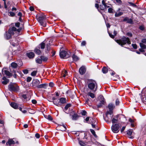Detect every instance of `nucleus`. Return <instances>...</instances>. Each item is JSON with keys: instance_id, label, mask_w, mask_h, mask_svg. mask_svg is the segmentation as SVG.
<instances>
[{"instance_id": "34", "label": "nucleus", "mask_w": 146, "mask_h": 146, "mask_svg": "<svg viewBox=\"0 0 146 146\" xmlns=\"http://www.w3.org/2000/svg\"><path fill=\"white\" fill-rule=\"evenodd\" d=\"M71 106V104H67L66 105L65 108L64 110H67L68 108Z\"/></svg>"}, {"instance_id": "35", "label": "nucleus", "mask_w": 146, "mask_h": 146, "mask_svg": "<svg viewBox=\"0 0 146 146\" xmlns=\"http://www.w3.org/2000/svg\"><path fill=\"white\" fill-rule=\"evenodd\" d=\"M36 62L39 64H41L42 62V60L41 58H38L36 60Z\"/></svg>"}, {"instance_id": "9", "label": "nucleus", "mask_w": 146, "mask_h": 146, "mask_svg": "<svg viewBox=\"0 0 146 146\" xmlns=\"http://www.w3.org/2000/svg\"><path fill=\"white\" fill-rule=\"evenodd\" d=\"M40 83V81L38 80L37 79H34L32 81V86L34 88H37V86Z\"/></svg>"}, {"instance_id": "61", "label": "nucleus", "mask_w": 146, "mask_h": 146, "mask_svg": "<svg viewBox=\"0 0 146 146\" xmlns=\"http://www.w3.org/2000/svg\"><path fill=\"white\" fill-rule=\"evenodd\" d=\"M102 3L104 6H106V3H105V1L104 0H103L102 1Z\"/></svg>"}, {"instance_id": "42", "label": "nucleus", "mask_w": 146, "mask_h": 146, "mask_svg": "<svg viewBox=\"0 0 146 146\" xmlns=\"http://www.w3.org/2000/svg\"><path fill=\"white\" fill-rule=\"evenodd\" d=\"M108 12L110 13H113V9L111 8H110L108 9Z\"/></svg>"}, {"instance_id": "48", "label": "nucleus", "mask_w": 146, "mask_h": 146, "mask_svg": "<svg viewBox=\"0 0 146 146\" xmlns=\"http://www.w3.org/2000/svg\"><path fill=\"white\" fill-rule=\"evenodd\" d=\"M117 121V120L115 118H113L112 121V123H116Z\"/></svg>"}, {"instance_id": "36", "label": "nucleus", "mask_w": 146, "mask_h": 146, "mask_svg": "<svg viewBox=\"0 0 146 146\" xmlns=\"http://www.w3.org/2000/svg\"><path fill=\"white\" fill-rule=\"evenodd\" d=\"M62 126H63L64 128V129H62V128H61V129H60V130L62 131H65L66 130V127L65 125H63V126H62L61 125H60L59 126V127H60V128H61V127Z\"/></svg>"}, {"instance_id": "46", "label": "nucleus", "mask_w": 146, "mask_h": 146, "mask_svg": "<svg viewBox=\"0 0 146 146\" xmlns=\"http://www.w3.org/2000/svg\"><path fill=\"white\" fill-rule=\"evenodd\" d=\"M32 80V78L30 77H28L27 78V82H30Z\"/></svg>"}, {"instance_id": "63", "label": "nucleus", "mask_w": 146, "mask_h": 146, "mask_svg": "<svg viewBox=\"0 0 146 146\" xmlns=\"http://www.w3.org/2000/svg\"><path fill=\"white\" fill-rule=\"evenodd\" d=\"M64 74L63 76L64 77H65L66 75V74L67 73V72L66 70H65V71H64Z\"/></svg>"}, {"instance_id": "52", "label": "nucleus", "mask_w": 146, "mask_h": 146, "mask_svg": "<svg viewBox=\"0 0 146 146\" xmlns=\"http://www.w3.org/2000/svg\"><path fill=\"white\" fill-rule=\"evenodd\" d=\"M132 45L134 49H136L137 48V45L136 44H132Z\"/></svg>"}, {"instance_id": "40", "label": "nucleus", "mask_w": 146, "mask_h": 146, "mask_svg": "<svg viewBox=\"0 0 146 146\" xmlns=\"http://www.w3.org/2000/svg\"><path fill=\"white\" fill-rule=\"evenodd\" d=\"M9 16H11V17H13L15 15V14L13 12H9Z\"/></svg>"}, {"instance_id": "3", "label": "nucleus", "mask_w": 146, "mask_h": 146, "mask_svg": "<svg viewBox=\"0 0 146 146\" xmlns=\"http://www.w3.org/2000/svg\"><path fill=\"white\" fill-rule=\"evenodd\" d=\"M21 30V28H19L17 29L15 27H13L12 28H10L8 30L9 32L10 33L11 35L15 34V36H17L19 35V33Z\"/></svg>"}, {"instance_id": "56", "label": "nucleus", "mask_w": 146, "mask_h": 146, "mask_svg": "<svg viewBox=\"0 0 146 146\" xmlns=\"http://www.w3.org/2000/svg\"><path fill=\"white\" fill-rule=\"evenodd\" d=\"M32 102L33 104H35L37 102L36 100H32Z\"/></svg>"}, {"instance_id": "12", "label": "nucleus", "mask_w": 146, "mask_h": 146, "mask_svg": "<svg viewBox=\"0 0 146 146\" xmlns=\"http://www.w3.org/2000/svg\"><path fill=\"white\" fill-rule=\"evenodd\" d=\"M3 81H2V83L4 85L7 84L9 82V80L6 78L5 77H3L2 79Z\"/></svg>"}, {"instance_id": "37", "label": "nucleus", "mask_w": 146, "mask_h": 146, "mask_svg": "<svg viewBox=\"0 0 146 146\" xmlns=\"http://www.w3.org/2000/svg\"><path fill=\"white\" fill-rule=\"evenodd\" d=\"M41 49H44L45 47V43L44 42H42L40 44Z\"/></svg>"}, {"instance_id": "24", "label": "nucleus", "mask_w": 146, "mask_h": 146, "mask_svg": "<svg viewBox=\"0 0 146 146\" xmlns=\"http://www.w3.org/2000/svg\"><path fill=\"white\" fill-rule=\"evenodd\" d=\"M72 57L74 61H76L79 59V58L76 56L74 54L72 56Z\"/></svg>"}, {"instance_id": "28", "label": "nucleus", "mask_w": 146, "mask_h": 146, "mask_svg": "<svg viewBox=\"0 0 146 146\" xmlns=\"http://www.w3.org/2000/svg\"><path fill=\"white\" fill-rule=\"evenodd\" d=\"M11 65L12 67L13 68H15L17 67V63L13 62L11 64Z\"/></svg>"}, {"instance_id": "17", "label": "nucleus", "mask_w": 146, "mask_h": 146, "mask_svg": "<svg viewBox=\"0 0 146 146\" xmlns=\"http://www.w3.org/2000/svg\"><path fill=\"white\" fill-rule=\"evenodd\" d=\"M14 143L15 142L13 139H9L8 140L7 142L6 143V145H11L14 144Z\"/></svg>"}, {"instance_id": "27", "label": "nucleus", "mask_w": 146, "mask_h": 146, "mask_svg": "<svg viewBox=\"0 0 146 146\" xmlns=\"http://www.w3.org/2000/svg\"><path fill=\"white\" fill-rule=\"evenodd\" d=\"M72 120H76L78 118V116L77 114H74L72 116Z\"/></svg>"}, {"instance_id": "18", "label": "nucleus", "mask_w": 146, "mask_h": 146, "mask_svg": "<svg viewBox=\"0 0 146 146\" xmlns=\"http://www.w3.org/2000/svg\"><path fill=\"white\" fill-rule=\"evenodd\" d=\"M132 133V131L131 130H128L127 131V134L128 135V137L131 139H133V136H131Z\"/></svg>"}, {"instance_id": "16", "label": "nucleus", "mask_w": 146, "mask_h": 146, "mask_svg": "<svg viewBox=\"0 0 146 146\" xmlns=\"http://www.w3.org/2000/svg\"><path fill=\"white\" fill-rule=\"evenodd\" d=\"M27 55L30 58H33L35 56L34 53L33 52H30L27 54Z\"/></svg>"}, {"instance_id": "15", "label": "nucleus", "mask_w": 146, "mask_h": 146, "mask_svg": "<svg viewBox=\"0 0 146 146\" xmlns=\"http://www.w3.org/2000/svg\"><path fill=\"white\" fill-rule=\"evenodd\" d=\"M123 21H127V23L131 24L133 23L132 20L131 19H129L127 17H125L123 19Z\"/></svg>"}, {"instance_id": "20", "label": "nucleus", "mask_w": 146, "mask_h": 146, "mask_svg": "<svg viewBox=\"0 0 146 146\" xmlns=\"http://www.w3.org/2000/svg\"><path fill=\"white\" fill-rule=\"evenodd\" d=\"M123 14V13L122 12H118V11H117L115 13V16L116 17H119L122 15Z\"/></svg>"}, {"instance_id": "62", "label": "nucleus", "mask_w": 146, "mask_h": 146, "mask_svg": "<svg viewBox=\"0 0 146 146\" xmlns=\"http://www.w3.org/2000/svg\"><path fill=\"white\" fill-rule=\"evenodd\" d=\"M144 49L141 48H140L139 49V50L141 52H143L145 51V50H144Z\"/></svg>"}, {"instance_id": "8", "label": "nucleus", "mask_w": 146, "mask_h": 146, "mask_svg": "<svg viewBox=\"0 0 146 146\" xmlns=\"http://www.w3.org/2000/svg\"><path fill=\"white\" fill-rule=\"evenodd\" d=\"M120 126L118 124H115L111 126V129L113 133H117L119 132V130Z\"/></svg>"}, {"instance_id": "53", "label": "nucleus", "mask_w": 146, "mask_h": 146, "mask_svg": "<svg viewBox=\"0 0 146 146\" xmlns=\"http://www.w3.org/2000/svg\"><path fill=\"white\" fill-rule=\"evenodd\" d=\"M109 36L111 38H114V36H115L114 35H112L111 33H109Z\"/></svg>"}, {"instance_id": "38", "label": "nucleus", "mask_w": 146, "mask_h": 146, "mask_svg": "<svg viewBox=\"0 0 146 146\" xmlns=\"http://www.w3.org/2000/svg\"><path fill=\"white\" fill-rule=\"evenodd\" d=\"M79 143L81 146H86V145L82 141H79Z\"/></svg>"}, {"instance_id": "13", "label": "nucleus", "mask_w": 146, "mask_h": 146, "mask_svg": "<svg viewBox=\"0 0 146 146\" xmlns=\"http://www.w3.org/2000/svg\"><path fill=\"white\" fill-rule=\"evenodd\" d=\"M79 72L80 74L82 75L84 74L86 72V69L84 67L82 66L79 69Z\"/></svg>"}, {"instance_id": "23", "label": "nucleus", "mask_w": 146, "mask_h": 146, "mask_svg": "<svg viewBox=\"0 0 146 146\" xmlns=\"http://www.w3.org/2000/svg\"><path fill=\"white\" fill-rule=\"evenodd\" d=\"M87 95L88 96H90L92 98H93L95 97L94 94L90 92H88Z\"/></svg>"}, {"instance_id": "43", "label": "nucleus", "mask_w": 146, "mask_h": 146, "mask_svg": "<svg viewBox=\"0 0 146 146\" xmlns=\"http://www.w3.org/2000/svg\"><path fill=\"white\" fill-rule=\"evenodd\" d=\"M29 113L31 114H34L35 113V112L34 111H33L32 110L30 109L29 110Z\"/></svg>"}, {"instance_id": "31", "label": "nucleus", "mask_w": 146, "mask_h": 146, "mask_svg": "<svg viewBox=\"0 0 146 146\" xmlns=\"http://www.w3.org/2000/svg\"><path fill=\"white\" fill-rule=\"evenodd\" d=\"M35 52L36 53L38 54H39L41 53L39 49H38L37 48H36L35 49Z\"/></svg>"}, {"instance_id": "58", "label": "nucleus", "mask_w": 146, "mask_h": 146, "mask_svg": "<svg viewBox=\"0 0 146 146\" xmlns=\"http://www.w3.org/2000/svg\"><path fill=\"white\" fill-rule=\"evenodd\" d=\"M127 35L128 36L131 37L132 36V34L131 33H128L127 34Z\"/></svg>"}, {"instance_id": "11", "label": "nucleus", "mask_w": 146, "mask_h": 146, "mask_svg": "<svg viewBox=\"0 0 146 146\" xmlns=\"http://www.w3.org/2000/svg\"><path fill=\"white\" fill-rule=\"evenodd\" d=\"M46 18L45 16L43 15L39 17L38 18V21L40 23H42L44 22Z\"/></svg>"}, {"instance_id": "47", "label": "nucleus", "mask_w": 146, "mask_h": 146, "mask_svg": "<svg viewBox=\"0 0 146 146\" xmlns=\"http://www.w3.org/2000/svg\"><path fill=\"white\" fill-rule=\"evenodd\" d=\"M119 100L117 99L116 100V101H115V104H116V106H117V105H118L119 104Z\"/></svg>"}, {"instance_id": "51", "label": "nucleus", "mask_w": 146, "mask_h": 146, "mask_svg": "<svg viewBox=\"0 0 146 146\" xmlns=\"http://www.w3.org/2000/svg\"><path fill=\"white\" fill-rule=\"evenodd\" d=\"M23 72L24 74H26L28 72V71L27 70H23Z\"/></svg>"}, {"instance_id": "25", "label": "nucleus", "mask_w": 146, "mask_h": 146, "mask_svg": "<svg viewBox=\"0 0 146 146\" xmlns=\"http://www.w3.org/2000/svg\"><path fill=\"white\" fill-rule=\"evenodd\" d=\"M102 71L103 73L105 74L108 72V69L107 68L104 67L102 68Z\"/></svg>"}, {"instance_id": "22", "label": "nucleus", "mask_w": 146, "mask_h": 146, "mask_svg": "<svg viewBox=\"0 0 146 146\" xmlns=\"http://www.w3.org/2000/svg\"><path fill=\"white\" fill-rule=\"evenodd\" d=\"M11 106L15 109H17L18 107L17 104L15 103H11Z\"/></svg>"}, {"instance_id": "49", "label": "nucleus", "mask_w": 146, "mask_h": 146, "mask_svg": "<svg viewBox=\"0 0 146 146\" xmlns=\"http://www.w3.org/2000/svg\"><path fill=\"white\" fill-rule=\"evenodd\" d=\"M35 136L36 138L38 139L40 137V135L38 133H36L35 135Z\"/></svg>"}, {"instance_id": "41", "label": "nucleus", "mask_w": 146, "mask_h": 146, "mask_svg": "<svg viewBox=\"0 0 146 146\" xmlns=\"http://www.w3.org/2000/svg\"><path fill=\"white\" fill-rule=\"evenodd\" d=\"M90 121H91V123H92L95 124V123H96V119H94L93 118L90 119Z\"/></svg>"}, {"instance_id": "50", "label": "nucleus", "mask_w": 146, "mask_h": 146, "mask_svg": "<svg viewBox=\"0 0 146 146\" xmlns=\"http://www.w3.org/2000/svg\"><path fill=\"white\" fill-rule=\"evenodd\" d=\"M20 23L19 22H18L15 23V26L17 27H19L20 26Z\"/></svg>"}, {"instance_id": "5", "label": "nucleus", "mask_w": 146, "mask_h": 146, "mask_svg": "<svg viewBox=\"0 0 146 146\" xmlns=\"http://www.w3.org/2000/svg\"><path fill=\"white\" fill-rule=\"evenodd\" d=\"M9 90L11 91H17L19 90V87L16 84H11L8 86Z\"/></svg>"}, {"instance_id": "29", "label": "nucleus", "mask_w": 146, "mask_h": 146, "mask_svg": "<svg viewBox=\"0 0 146 146\" xmlns=\"http://www.w3.org/2000/svg\"><path fill=\"white\" fill-rule=\"evenodd\" d=\"M5 74L7 76H8L9 77L10 76H11V73L8 71L6 70L4 71Z\"/></svg>"}, {"instance_id": "33", "label": "nucleus", "mask_w": 146, "mask_h": 146, "mask_svg": "<svg viewBox=\"0 0 146 146\" xmlns=\"http://www.w3.org/2000/svg\"><path fill=\"white\" fill-rule=\"evenodd\" d=\"M140 45L141 47V48L143 49H145L146 48V46L142 43H140Z\"/></svg>"}, {"instance_id": "30", "label": "nucleus", "mask_w": 146, "mask_h": 146, "mask_svg": "<svg viewBox=\"0 0 146 146\" xmlns=\"http://www.w3.org/2000/svg\"><path fill=\"white\" fill-rule=\"evenodd\" d=\"M57 101H58L57 100ZM53 103L56 106H60V104H59V102H58V101H56V100H55V101H53Z\"/></svg>"}, {"instance_id": "55", "label": "nucleus", "mask_w": 146, "mask_h": 146, "mask_svg": "<svg viewBox=\"0 0 146 146\" xmlns=\"http://www.w3.org/2000/svg\"><path fill=\"white\" fill-rule=\"evenodd\" d=\"M54 86V84L52 82H50L49 84V86L50 87H52Z\"/></svg>"}, {"instance_id": "57", "label": "nucleus", "mask_w": 146, "mask_h": 146, "mask_svg": "<svg viewBox=\"0 0 146 146\" xmlns=\"http://www.w3.org/2000/svg\"><path fill=\"white\" fill-rule=\"evenodd\" d=\"M86 44V42L85 41H83L81 43V45L82 46H84Z\"/></svg>"}, {"instance_id": "59", "label": "nucleus", "mask_w": 146, "mask_h": 146, "mask_svg": "<svg viewBox=\"0 0 146 146\" xmlns=\"http://www.w3.org/2000/svg\"><path fill=\"white\" fill-rule=\"evenodd\" d=\"M125 126H124V127H123L122 129H121V132L122 133V132H123V131L124 130V129H125Z\"/></svg>"}, {"instance_id": "39", "label": "nucleus", "mask_w": 146, "mask_h": 146, "mask_svg": "<svg viewBox=\"0 0 146 146\" xmlns=\"http://www.w3.org/2000/svg\"><path fill=\"white\" fill-rule=\"evenodd\" d=\"M46 117L49 120L51 121L52 119V117L50 115L46 116Z\"/></svg>"}, {"instance_id": "1", "label": "nucleus", "mask_w": 146, "mask_h": 146, "mask_svg": "<svg viewBox=\"0 0 146 146\" xmlns=\"http://www.w3.org/2000/svg\"><path fill=\"white\" fill-rule=\"evenodd\" d=\"M88 88L90 90H92L94 89L96 91L97 88V85L94 80L92 79H89L88 80Z\"/></svg>"}, {"instance_id": "64", "label": "nucleus", "mask_w": 146, "mask_h": 146, "mask_svg": "<svg viewBox=\"0 0 146 146\" xmlns=\"http://www.w3.org/2000/svg\"><path fill=\"white\" fill-rule=\"evenodd\" d=\"M49 45H50V44L49 45H48V43H47L46 44V47H47V49L48 50H49L50 49Z\"/></svg>"}, {"instance_id": "26", "label": "nucleus", "mask_w": 146, "mask_h": 146, "mask_svg": "<svg viewBox=\"0 0 146 146\" xmlns=\"http://www.w3.org/2000/svg\"><path fill=\"white\" fill-rule=\"evenodd\" d=\"M41 58L42 60L43 61H46L48 60V58L47 57L44 56H41L40 57Z\"/></svg>"}, {"instance_id": "2", "label": "nucleus", "mask_w": 146, "mask_h": 146, "mask_svg": "<svg viewBox=\"0 0 146 146\" xmlns=\"http://www.w3.org/2000/svg\"><path fill=\"white\" fill-rule=\"evenodd\" d=\"M116 42L122 46L127 43L128 44H131L130 41L128 38H126L123 37L120 40H116Z\"/></svg>"}, {"instance_id": "54", "label": "nucleus", "mask_w": 146, "mask_h": 146, "mask_svg": "<svg viewBox=\"0 0 146 146\" xmlns=\"http://www.w3.org/2000/svg\"><path fill=\"white\" fill-rule=\"evenodd\" d=\"M117 3H118L119 4H121L122 3V1L121 0H115Z\"/></svg>"}, {"instance_id": "45", "label": "nucleus", "mask_w": 146, "mask_h": 146, "mask_svg": "<svg viewBox=\"0 0 146 146\" xmlns=\"http://www.w3.org/2000/svg\"><path fill=\"white\" fill-rule=\"evenodd\" d=\"M40 25L44 27H45L46 26V23L45 22H43L42 23H40Z\"/></svg>"}, {"instance_id": "60", "label": "nucleus", "mask_w": 146, "mask_h": 146, "mask_svg": "<svg viewBox=\"0 0 146 146\" xmlns=\"http://www.w3.org/2000/svg\"><path fill=\"white\" fill-rule=\"evenodd\" d=\"M29 9L30 11H32L34 10V9L33 7L31 6L29 7Z\"/></svg>"}, {"instance_id": "14", "label": "nucleus", "mask_w": 146, "mask_h": 146, "mask_svg": "<svg viewBox=\"0 0 146 146\" xmlns=\"http://www.w3.org/2000/svg\"><path fill=\"white\" fill-rule=\"evenodd\" d=\"M108 108L109 109L110 112H112V111L115 108L114 105L111 103H110L108 105Z\"/></svg>"}, {"instance_id": "32", "label": "nucleus", "mask_w": 146, "mask_h": 146, "mask_svg": "<svg viewBox=\"0 0 146 146\" xmlns=\"http://www.w3.org/2000/svg\"><path fill=\"white\" fill-rule=\"evenodd\" d=\"M90 130L91 133L94 136L96 137H97V135H96L95 132L92 129H91Z\"/></svg>"}, {"instance_id": "4", "label": "nucleus", "mask_w": 146, "mask_h": 146, "mask_svg": "<svg viewBox=\"0 0 146 146\" xmlns=\"http://www.w3.org/2000/svg\"><path fill=\"white\" fill-rule=\"evenodd\" d=\"M98 102H99V104L97 105V107L98 108L103 106V105L105 103V99L104 97L102 96L98 97Z\"/></svg>"}, {"instance_id": "44", "label": "nucleus", "mask_w": 146, "mask_h": 146, "mask_svg": "<svg viewBox=\"0 0 146 146\" xmlns=\"http://www.w3.org/2000/svg\"><path fill=\"white\" fill-rule=\"evenodd\" d=\"M37 72L36 71H33L31 73V75L32 76H35Z\"/></svg>"}, {"instance_id": "10", "label": "nucleus", "mask_w": 146, "mask_h": 146, "mask_svg": "<svg viewBox=\"0 0 146 146\" xmlns=\"http://www.w3.org/2000/svg\"><path fill=\"white\" fill-rule=\"evenodd\" d=\"M11 35L8 32H6L4 34V37L6 40H9L11 38Z\"/></svg>"}, {"instance_id": "19", "label": "nucleus", "mask_w": 146, "mask_h": 146, "mask_svg": "<svg viewBox=\"0 0 146 146\" xmlns=\"http://www.w3.org/2000/svg\"><path fill=\"white\" fill-rule=\"evenodd\" d=\"M47 85L46 84H42L40 85H38L37 86V88H46V86Z\"/></svg>"}, {"instance_id": "6", "label": "nucleus", "mask_w": 146, "mask_h": 146, "mask_svg": "<svg viewBox=\"0 0 146 146\" xmlns=\"http://www.w3.org/2000/svg\"><path fill=\"white\" fill-rule=\"evenodd\" d=\"M60 56L62 58H67L70 57V54L64 50H62L60 52Z\"/></svg>"}, {"instance_id": "7", "label": "nucleus", "mask_w": 146, "mask_h": 146, "mask_svg": "<svg viewBox=\"0 0 146 146\" xmlns=\"http://www.w3.org/2000/svg\"><path fill=\"white\" fill-rule=\"evenodd\" d=\"M112 112L110 113V112H108L106 114V116L104 118V119L107 122L110 123V119L112 118L113 115H111Z\"/></svg>"}, {"instance_id": "21", "label": "nucleus", "mask_w": 146, "mask_h": 146, "mask_svg": "<svg viewBox=\"0 0 146 146\" xmlns=\"http://www.w3.org/2000/svg\"><path fill=\"white\" fill-rule=\"evenodd\" d=\"M59 102L61 104H64L66 102V100L64 98H61L59 100Z\"/></svg>"}]
</instances>
